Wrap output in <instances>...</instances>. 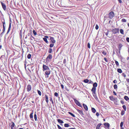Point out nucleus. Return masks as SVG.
I'll return each mask as SVG.
<instances>
[{
  "mask_svg": "<svg viewBox=\"0 0 129 129\" xmlns=\"http://www.w3.org/2000/svg\"><path fill=\"white\" fill-rule=\"evenodd\" d=\"M113 93L114 95H116V92L115 91H113Z\"/></svg>",
  "mask_w": 129,
  "mask_h": 129,
  "instance_id": "nucleus-60",
  "label": "nucleus"
},
{
  "mask_svg": "<svg viewBox=\"0 0 129 129\" xmlns=\"http://www.w3.org/2000/svg\"><path fill=\"white\" fill-rule=\"evenodd\" d=\"M43 70V71H46L45 75L46 78H48L49 75L50 74L51 71L49 67L46 65L43 64L42 66Z\"/></svg>",
  "mask_w": 129,
  "mask_h": 129,
  "instance_id": "nucleus-1",
  "label": "nucleus"
},
{
  "mask_svg": "<svg viewBox=\"0 0 129 129\" xmlns=\"http://www.w3.org/2000/svg\"><path fill=\"white\" fill-rule=\"evenodd\" d=\"M48 52L49 53H51L52 52V49L51 48H49V49Z\"/></svg>",
  "mask_w": 129,
  "mask_h": 129,
  "instance_id": "nucleus-30",
  "label": "nucleus"
},
{
  "mask_svg": "<svg viewBox=\"0 0 129 129\" xmlns=\"http://www.w3.org/2000/svg\"><path fill=\"white\" fill-rule=\"evenodd\" d=\"M120 33L122 35H123L124 34V30L122 29H120Z\"/></svg>",
  "mask_w": 129,
  "mask_h": 129,
  "instance_id": "nucleus-21",
  "label": "nucleus"
},
{
  "mask_svg": "<svg viewBox=\"0 0 129 129\" xmlns=\"http://www.w3.org/2000/svg\"><path fill=\"white\" fill-rule=\"evenodd\" d=\"M77 111L81 115H83V112L82 110H77Z\"/></svg>",
  "mask_w": 129,
  "mask_h": 129,
  "instance_id": "nucleus-15",
  "label": "nucleus"
},
{
  "mask_svg": "<svg viewBox=\"0 0 129 129\" xmlns=\"http://www.w3.org/2000/svg\"><path fill=\"white\" fill-rule=\"evenodd\" d=\"M120 102L122 104H124V101L122 100L120 101Z\"/></svg>",
  "mask_w": 129,
  "mask_h": 129,
  "instance_id": "nucleus-56",
  "label": "nucleus"
},
{
  "mask_svg": "<svg viewBox=\"0 0 129 129\" xmlns=\"http://www.w3.org/2000/svg\"><path fill=\"white\" fill-rule=\"evenodd\" d=\"M65 89L66 90H67V91H68L69 90L68 89H67V88H66V87H65Z\"/></svg>",
  "mask_w": 129,
  "mask_h": 129,
  "instance_id": "nucleus-63",
  "label": "nucleus"
},
{
  "mask_svg": "<svg viewBox=\"0 0 129 129\" xmlns=\"http://www.w3.org/2000/svg\"><path fill=\"white\" fill-rule=\"evenodd\" d=\"M126 81L128 83L129 82V79L127 78L126 79Z\"/></svg>",
  "mask_w": 129,
  "mask_h": 129,
  "instance_id": "nucleus-58",
  "label": "nucleus"
},
{
  "mask_svg": "<svg viewBox=\"0 0 129 129\" xmlns=\"http://www.w3.org/2000/svg\"><path fill=\"white\" fill-rule=\"evenodd\" d=\"M32 89V87L30 85L28 84L26 88V90L27 92H29Z\"/></svg>",
  "mask_w": 129,
  "mask_h": 129,
  "instance_id": "nucleus-6",
  "label": "nucleus"
},
{
  "mask_svg": "<svg viewBox=\"0 0 129 129\" xmlns=\"http://www.w3.org/2000/svg\"><path fill=\"white\" fill-rule=\"evenodd\" d=\"M33 32L35 36H36L37 35V33L35 30H33Z\"/></svg>",
  "mask_w": 129,
  "mask_h": 129,
  "instance_id": "nucleus-36",
  "label": "nucleus"
},
{
  "mask_svg": "<svg viewBox=\"0 0 129 129\" xmlns=\"http://www.w3.org/2000/svg\"><path fill=\"white\" fill-rule=\"evenodd\" d=\"M117 71L118 73H121L122 72V71L120 69H117Z\"/></svg>",
  "mask_w": 129,
  "mask_h": 129,
  "instance_id": "nucleus-23",
  "label": "nucleus"
},
{
  "mask_svg": "<svg viewBox=\"0 0 129 129\" xmlns=\"http://www.w3.org/2000/svg\"><path fill=\"white\" fill-rule=\"evenodd\" d=\"M31 57V55L30 54H29L27 56V58L28 59H30Z\"/></svg>",
  "mask_w": 129,
  "mask_h": 129,
  "instance_id": "nucleus-31",
  "label": "nucleus"
},
{
  "mask_svg": "<svg viewBox=\"0 0 129 129\" xmlns=\"http://www.w3.org/2000/svg\"><path fill=\"white\" fill-rule=\"evenodd\" d=\"M104 125H105L106 127L109 128V127L110 124L108 123H105L104 124Z\"/></svg>",
  "mask_w": 129,
  "mask_h": 129,
  "instance_id": "nucleus-17",
  "label": "nucleus"
},
{
  "mask_svg": "<svg viewBox=\"0 0 129 129\" xmlns=\"http://www.w3.org/2000/svg\"><path fill=\"white\" fill-rule=\"evenodd\" d=\"M52 58V56L51 54H49L47 57L46 59V63H48V62L51 61Z\"/></svg>",
  "mask_w": 129,
  "mask_h": 129,
  "instance_id": "nucleus-3",
  "label": "nucleus"
},
{
  "mask_svg": "<svg viewBox=\"0 0 129 129\" xmlns=\"http://www.w3.org/2000/svg\"><path fill=\"white\" fill-rule=\"evenodd\" d=\"M11 20H10V22H9V27L8 28V30L7 32V34H8L10 30L11 27Z\"/></svg>",
  "mask_w": 129,
  "mask_h": 129,
  "instance_id": "nucleus-10",
  "label": "nucleus"
},
{
  "mask_svg": "<svg viewBox=\"0 0 129 129\" xmlns=\"http://www.w3.org/2000/svg\"><path fill=\"white\" fill-rule=\"evenodd\" d=\"M88 47V48H90V44L89 43H88V44L87 45Z\"/></svg>",
  "mask_w": 129,
  "mask_h": 129,
  "instance_id": "nucleus-50",
  "label": "nucleus"
},
{
  "mask_svg": "<svg viewBox=\"0 0 129 129\" xmlns=\"http://www.w3.org/2000/svg\"><path fill=\"white\" fill-rule=\"evenodd\" d=\"M109 30H108L107 31V32H106V33H105V35L106 36H107L108 35V34H109Z\"/></svg>",
  "mask_w": 129,
  "mask_h": 129,
  "instance_id": "nucleus-51",
  "label": "nucleus"
},
{
  "mask_svg": "<svg viewBox=\"0 0 129 129\" xmlns=\"http://www.w3.org/2000/svg\"><path fill=\"white\" fill-rule=\"evenodd\" d=\"M104 59L106 62H108V60L106 58V57H104Z\"/></svg>",
  "mask_w": 129,
  "mask_h": 129,
  "instance_id": "nucleus-49",
  "label": "nucleus"
},
{
  "mask_svg": "<svg viewBox=\"0 0 129 129\" xmlns=\"http://www.w3.org/2000/svg\"><path fill=\"white\" fill-rule=\"evenodd\" d=\"M2 23L3 26H5V20L4 21H3Z\"/></svg>",
  "mask_w": 129,
  "mask_h": 129,
  "instance_id": "nucleus-44",
  "label": "nucleus"
},
{
  "mask_svg": "<svg viewBox=\"0 0 129 129\" xmlns=\"http://www.w3.org/2000/svg\"><path fill=\"white\" fill-rule=\"evenodd\" d=\"M19 35L20 37L21 38L22 37V31L21 30H20V32L19 33Z\"/></svg>",
  "mask_w": 129,
  "mask_h": 129,
  "instance_id": "nucleus-40",
  "label": "nucleus"
},
{
  "mask_svg": "<svg viewBox=\"0 0 129 129\" xmlns=\"http://www.w3.org/2000/svg\"><path fill=\"white\" fill-rule=\"evenodd\" d=\"M44 41L47 43L48 44V42L47 41V39L45 38H43Z\"/></svg>",
  "mask_w": 129,
  "mask_h": 129,
  "instance_id": "nucleus-20",
  "label": "nucleus"
},
{
  "mask_svg": "<svg viewBox=\"0 0 129 129\" xmlns=\"http://www.w3.org/2000/svg\"><path fill=\"white\" fill-rule=\"evenodd\" d=\"M12 124L10 126V127L11 129H14V127L15 126V124L14 122H11Z\"/></svg>",
  "mask_w": 129,
  "mask_h": 129,
  "instance_id": "nucleus-13",
  "label": "nucleus"
},
{
  "mask_svg": "<svg viewBox=\"0 0 129 129\" xmlns=\"http://www.w3.org/2000/svg\"><path fill=\"white\" fill-rule=\"evenodd\" d=\"M50 100L52 104H54V102L53 101L52 99V97H50Z\"/></svg>",
  "mask_w": 129,
  "mask_h": 129,
  "instance_id": "nucleus-33",
  "label": "nucleus"
},
{
  "mask_svg": "<svg viewBox=\"0 0 129 129\" xmlns=\"http://www.w3.org/2000/svg\"><path fill=\"white\" fill-rule=\"evenodd\" d=\"M97 84L95 82L93 84V87H92L91 91L92 92V94L94 95V94H95L96 87L97 86Z\"/></svg>",
  "mask_w": 129,
  "mask_h": 129,
  "instance_id": "nucleus-2",
  "label": "nucleus"
},
{
  "mask_svg": "<svg viewBox=\"0 0 129 129\" xmlns=\"http://www.w3.org/2000/svg\"><path fill=\"white\" fill-rule=\"evenodd\" d=\"M33 111L29 115V117L32 120V119H33Z\"/></svg>",
  "mask_w": 129,
  "mask_h": 129,
  "instance_id": "nucleus-16",
  "label": "nucleus"
},
{
  "mask_svg": "<svg viewBox=\"0 0 129 129\" xmlns=\"http://www.w3.org/2000/svg\"><path fill=\"white\" fill-rule=\"evenodd\" d=\"M96 114L97 117H98L100 115L99 114L98 112H96Z\"/></svg>",
  "mask_w": 129,
  "mask_h": 129,
  "instance_id": "nucleus-55",
  "label": "nucleus"
},
{
  "mask_svg": "<svg viewBox=\"0 0 129 129\" xmlns=\"http://www.w3.org/2000/svg\"><path fill=\"white\" fill-rule=\"evenodd\" d=\"M91 111L92 112L94 113L96 112V110L95 109L93 108H91Z\"/></svg>",
  "mask_w": 129,
  "mask_h": 129,
  "instance_id": "nucleus-24",
  "label": "nucleus"
},
{
  "mask_svg": "<svg viewBox=\"0 0 129 129\" xmlns=\"http://www.w3.org/2000/svg\"><path fill=\"white\" fill-rule=\"evenodd\" d=\"M115 63L116 64V65L117 66H119V63L118 62V61H115Z\"/></svg>",
  "mask_w": 129,
  "mask_h": 129,
  "instance_id": "nucleus-41",
  "label": "nucleus"
},
{
  "mask_svg": "<svg viewBox=\"0 0 129 129\" xmlns=\"http://www.w3.org/2000/svg\"><path fill=\"white\" fill-rule=\"evenodd\" d=\"M122 107L123 108V109L124 110V111H126V107L125 105H123L122 106Z\"/></svg>",
  "mask_w": 129,
  "mask_h": 129,
  "instance_id": "nucleus-29",
  "label": "nucleus"
},
{
  "mask_svg": "<svg viewBox=\"0 0 129 129\" xmlns=\"http://www.w3.org/2000/svg\"><path fill=\"white\" fill-rule=\"evenodd\" d=\"M37 91H38V93L39 94L40 96H41V91H40L38 90H37Z\"/></svg>",
  "mask_w": 129,
  "mask_h": 129,
  "instance_id": "nucleus-34",
  "label": "nucleus"
},
{
  "mask_svg": "<svg viewBox=\"0 0 129 129\" xmlns=\"http://www.w3.org/2000/svg\"><path fill=\"white\" fill-rule=\"evenodd\" d=\"M113 82L114 83H117V81L116 80H114L113 81Z\"/></svg>",
  "mask_w": 129,
  "mask_h": 129,
  "instance_id": "nucleus-57",
  "label": "nucleus"
},
{
  "mask_svg": "<svg viewBox=\"0 0 129 129\" xmlns=\"http://www.w3.org/2000/svg\"><path fill=\"white\" fill-rule=\"evenodd\" d=\"M34 118L35 120L36 121L37 120V115L36 114V112H35V114L34 115Z\"/></svg>",
  "mask_w": 129,
  "mask_h": 129,
  "instance_id": "nucleus-22",
  "label": "nucleus"
},
{
  "mask_svg": "<svg viewBox=\"0 0 129 129\" xmlns=\"http://www.w3.org/2000/svg\"><path fill=\"white\" fill-rule=\"evenodd\" d=\"M60 84H61V87L62 89H63L64 88L63 85V84H61V83Z\"/></svg>",
  "mask_w": 129,
  "mask_h": 129,
  "instance_id": "nucleus-52",
  "label": "nucleus"
},
{
  "mask_svg": "<svg viewBox=\"0 0 129 129\" xmlns=\"http://www.w3.org/2000/svg\"><path fill=\"white\" fill-rule=\"evenodd\" d=\"M122 45L121 44H119L118 45V48L119 50H120L122 46Z\"/></svg>",
  "mask_w": 129,
  "mask_h": 129,
  "instance_id": "nucleus-26",
  "label": "nucleus"
},
{
  "mask_svg": "<svg viewBox=\"0 0 129 129\" xmlns=\"http://www.w3.org/2000/svg\"><path fill=\"white\" fill-rule=\"evenodd\" d=\"M102 125L101 123H99L96 126V129H100V127Z\"/></svg>",
  "mask_w": 129,
  "mask_h": 129,
  "instance_id": "nucleus-18",
  "label": "nucleus"
},
{
  "mask_svg": "<svg viewBox=\"0 0 129 129\" xmlns=\"http://www.w3.org/2000/svg\"><path fill=\"white\" fill-rule=\"evenodd\" d=\"M121 21L122 22H125L126 21V20L124 18L122 19L121 20Z\"/></svg>",
  "mask_w": 129,
  "mask_h": 129,
  "instance_id": "nucleus-35",
  "label": "nucleus"
},
{
  "mask_svg": "<svg viewBox=\"0 0 129 129\" xmlns=\"http://www.w3.org/2000/svg\"><path fill=\"white\" fill-rule=\"evenodd\" d=\"M5 30V26H3V33H4Z\"/></svg>",
  "mask_w": 129,
  "mask_h": 129,
  "instance_id": "nucleus-43",
  "label": "nucleus"
},
{
  "mask_svg": "<svg viewBox=\"0 0 129 129\" xmlns=\"http://www.w3.org/2000/svg\"><path fill=\"white\" fill-rule=\"evenodd\" d=\"M45 38H46V39L48 38L49 37L48 36H45Z\"/></svg>",
  "mask_w": 129,
  "mask_h": 129,
  "instance_id": "nucleus-61",
  "label": "nucleus"
},
{
  "mask_svg": "<svg viewBox=\"0 0 129 129\" xmlns=\"http://www.w3.org/2000/svg\"><path fill=\"white\" fill-rule=\"evenodd\" d=\"M108 15V17L110 19H111L114 17L115 15L114 12L113 11H111L109 13Z\"/></svg>",
  "mask_w": 129,
  "mask_h": 129,
  "instance_id": "nucleus-5",
  "label": "nucleus"
},
{
  "mask_svg": "<svg viewBox=\"0 0 129 129\" xmlns=\"http://www.w3.org/2000/svg\"><path fill=\"white\" fill-rule=\"evenodd\" d=\"M102 54L104 55H106V52L105 51H103L102 52Z\"/></svg>",
  "mask_w": 129,
  "mask_h": 129,
  "instance_id": "nucleus-46",
  "label": "nucleus"
},
{
  "mask_svg": "<svg viewBox=\"0 0 129 129\" xmlns=\"http://www.w3.org/2000/svg\"><path fill=\"white\" fill-rule=\"evenodd\" d=\"M99 26L98 24H96L95 27V28L97 30L99 28Z\"/></svg>",
  "mask_w": 129,
  "mask_h": 129,
  "instance_id": "nucleus-45",
  "label": "nucleus"
},
{
  "mask_svg": "<svg viewBox=\"0 0 129 129\" xmlns=\"http://www.w3.org/2000/svg\"><path fill=\"white\" fill-rule=\"evenodd\" d=\"M74 100L75 102L77 105L81 107H82V105H81L79 102L76 99H74Z\"/></svg>",
  "mask_w": 129,
  "mask_h": 129,
  "instance_id": "nucleus-7",
  "label": "nucleus"
},
{
  "mask_svg": "<svg viewBox=\"0 0 129 129\" xmlns=\"http://www.w3.org/2000/svg\"><path fill=\"white\" fill-rule=\"evenodd\" d=\"M57 120L58 122L60 123H63L64 122L63 121L60 119H58Z\"/></svg>",
  "mask_w": 129,
  "mask_h": 129,
  "instance_id": "nucleus-19",
  "label": "nucleus"
},
{
  "mask_svg": "<svg viewBox=\"0 0 129 129\" xmlns=\"http://www.w3.org/2000/svg\"><path fill=\"white\" fill-rule=\"evenodd\" d=\"M118 1L120 3H121L122 2V1L121 0H118Z\"/></svg>",
  "mask_w": 129,
  "mask_h": 129,
  "instance_id": "nucleus-59",
  "label": "nucleus"
},
{
  "mask_svg": "<svg viewBox=\"0 0 129 129\" xmlns=\"http://www.w3.org/2000/svg\"><path fill=\"white\" fill-rule=\"evenodd\" d=\"M83 105L85 110L86 111H87L88 110V108L87 105L84 104H83Z\"/></svg>",
  "mask_w": 129,
  "mask_h": 129,
  "instance_id": "nucleus-14",
  "label": "nucleus"
},
{
  "mask_svg": "<svg viewBox=\"0 0 129 129\" xmlns=\"http://www.w3.org/2000/svg\"><path fill=\"white\" fill-rule=\"evenodd\" d=\"M69 129H76L75 128H69Z\"/></svg>",
  "mask_w": 129,
  "mask_h": 129,
  "instance_id": "nucleus-62",
  "label": "nucleus"
},
{
  "mask_svg": "<svg viewBox=\"0 0 129 129\" xmlns=\"http://www.w3.org/2000/svg\"><path fill=\"white\" fill-rule=\"evenodd\" d=\"M126 40L128 42H129V38L127 37L126 39Z\"/></svg>",
  "mask_w": 129,
  "mask_h": 129,
  "instance_id": "nucleus-53",
  "label": "nucleus"
},
{
  "mask_svg": "<svg viewBox=\"0 0 129 129\" xmlns=\"http://www.w3.org/2000/svg\"><path fill=\"white\" fill-rule=\"evenodd\" d=\"M110 100L111 101H116L117 100V98H114L113 96H110L109 97Z\"/></svg>",
  "mask_w": 129,
  "mask_h": 129,
  "instance_id": "nucleus-11",
  "label": "nucleus"
},
{
  "mask_svg": "<svg viewBox=\"0 0 129 129\" xmlns=\"http://www.w3.org/2000/svg\"><path fill=\"white\" fill-rule=\"evenodd\" d=\"M45 100L47 103H48L49 102L48 98L46 95H45Z\"/></svg>",
  "mask_w": 129,
  "mask_h": 129,
  "instance_id": "nucleus-12",
  "label": "nucleus"
},
{
  "mask_svg": "<svg viewBox=\"0 0 129 129\" xmlns=\"http://www.w3.org/2000/svg\"><path fill=\"white\" fill-rule=\"evenodd\" d=\"M64 126L66 127H68L70 126V125L67 123H65L64 124Z\"/></svg>",
  "mask_w": 129,
  "mask_h": 129,
  "instance_id": "nucleus-32",
  "label": "nucleus"
},
{
  "mask_svg": "<svg viewBox=\"0 0 129 129\" xmlns=\"http://www.w3.org/2000/svg\"><path fill=\"white\" fill-rule=\"evenodd\" d=\"M93 83V82L92 81H91V80H90L89 81V82L88 83L92 84Z\"/></svg>",
  "mask_w": 129,
  "mask_h": 129,
  "instance_id": "nucleus-54",
  "label": "nucleus"
},
{
  "mask_svg": "<svg viewBox=\"0 0 129 129\" xmlns=\"http://www.w3.org/2000/svg\"><path fill=\"white\" fill-rule=\"evenodd\" d=\"M1 3V4L2 8L5 11L6 10V6L5 4L2 2H0Z\"/></svg>",
  "mask_w": 129,
  "mask_h": 129,
  "instance_id": "nucleus-9",
  "label": "nucleus"
},
{
  "mask_svg": "<svg viewBox=\"0 0 129 129\" xmlns=\"http://www.w3.org/2000/svg\"><path fill=\"white\" fill-rule=\"evenodd\" d=\"M124 98L126 101H127L128 100H129V98L126 96H125L124 97Z\"/></svg>",
  "mask_w": 129,
  "mask_h": 129,
  "instance_id": "nucleus-25",
  "label": "nucleus"
},
{
  "mask_svg": "<svg viewBox=\"0 0 129 129\" xmlns=\"http://www.w3.org/2000/svg\"><path fill=\"white\" fill-rule=\"evenodd\" d=\"M123 122H121L120 123V126L122 127V126H123Z\"/></svg>",
  "mask_w": 129,
  "mask_h": 129,
  "instance_id": "nucleus-47",
  "label": "nucleus"
},
{
  "mask_svg": "<svg viewBox=\"0 0 129 129\" xmlns=\"http://www.w3.org/2000/svg\"><path fill=\"white\" fill-rule=\"evenodd\" d=\"M54 95L55 96H56V97H57L58 96V94L57 92H55L54 93Z\"/></svg>",
  "mask_w": 129,
  "mask_h": 129,
  "instance_id": "nucleus-42",
  "label": "nucleus"
},
{
  "mask_svg": "<svg viewBox=\"0 0 129 129\" xmlns=\"http://www.w3.org/2000/svg\"><path fill=\"white\" fill-rule=\"evenodd\" d=\"M68 113L70 114L72 116H73V117H75V115L73 114L71 112H68Z\"/></svg>",
  "mask_w": 129,
  "mask_h": 129,
  "instance_id": "nucleus-28",
  "label": "nucleus"
},
{
  "mask_svg": "<svg viewBox=\"0 0 129 129\" xmlns=\"http://www.w3.org/2000/svg\"><path fill=\"white\" fill-rule=\"evenodd\" d=\"M119 28H115L112 29V31L113 34H116L119 33Z\"/></svg>",
  "mask_w": 129,
  "mask_h": 129,
  "instance_id": "nucleus-4",
  "label": "nucleus"
},
{
  "mask_svg": "<svg viewBox=\"0 0 129 129\" xmlns=\"http://www.w3.org/2000/svg\"><path fill=\"white\" fill-rule=\"evenodd\" d=\"M66 62V59H64L63 60V64H65Z\"/></svg>",
  "mask_w": 129,
  "mask_h": 129,
  "instance_id": "nucleus-48",
  "label": "nucleus"
},
{
  "mask_svg": "<svg viewBox=\"0 0 129 129\" xmlns=\"http://www.w3.org/2000/svg\"><path fill=\"white\" fill-rule=\"evenodd\" d=\"M125 113V111L123 110H122L121 112V115H123Z\"/></svg>",
  "mask_w": 129,
  "mask_h": 129,
  "instance_id": "nucleus-39",
  "label": "nucleus"
},
{
  "mask_svg": "<svg viewBox=\"0 0 129 129\" xmlns=\"http://www.w3.org/2000/svg\"><path fill=\"white\" fill-rule=\"evenodd\" d=\"M117 85L116 84H114V88L115 89H116L117 88Z\"/></svg>",
  "mask_w": 129,
  "mask_h": 129,
  "instance_id": "nucleus-38",
  "label": "nucleus"
},
{
  "mask_svg": "<svg viewBox=\"0 0 129 129\" xmlns=\"http://www.w3.org/2000/svg\"><path fill=\"white\" fill-rule=\"evenodd\" d=\"M50 43H55L56 42V41L54 40V38L53 37L50 36Z\"/></svg>",
  "mask_w": 129,
  "mask_h": 129,
  "instance_id": "nucleus-8",
  "label": "nucleus"
},
{
  "mask_svg": "<svg viewBox=\"0 0 129 129\" xmlns=\"http://www.w3.org/2000/svg\"><path fill=\"white\" fill-rule=\"evenodd\" d=\"M3 56H5L4 55H2L1 57V59L3 57Z\"/></svg>",
  "mask_w": 129,
  "mask_h": 129,
  "instance_id": "nucleus-64",
  "label": "nucleus"
},
{
  "mask_svg": "<svg viewBox=\"0 0 129 129\" xmlns=\"http://www.w3.org/2000/svg\"><path fill=\"white\" fill-rule=\"evenodd\" d=\"M54 43H51V44H50V47L51 48L53 47L54 45Z\"/></svg>",
  "mask_w": 129,
  "mask_h": 129,
  "instance_id": "nucleus-37",
  "label": "nucleus"
},
{
  "mask_svg": "<svg viewBox=\"0 0 129 129\" xmlns=\"http://www.w3.org/2000/svg\"><path fill=\"white\" fill-rule=\"evenodd\" d=\"M83 81L85 83H88L89 82V80L88 79H85Z\"/></svg>",
  "mask_w": 129,
  "mask_h": 129,
  "instance_id": "nucleus-27",
  "label": "nucleus"
}]
</instances>
